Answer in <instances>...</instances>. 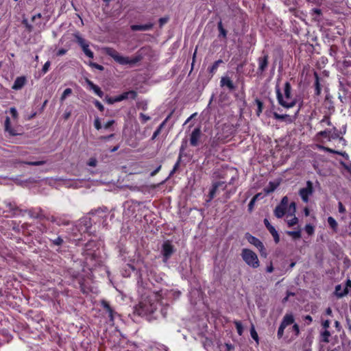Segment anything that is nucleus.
Here are the masks:
<instances>
[{"mask_svg": "<svg viewBox=\"0 0 351 351\" xmlns=\"http://www.w3.org/2000/svg\"><path fill=\"white\" fill-rule=\"evenodd\" d=\"M97 161L95 158H91L89 159L88 162V165L90 167H95L97 165Z\"/></svg>", "mask_w": 351, "mask_h": 351, "instance_id": "54", "label": "nucleus"}, {"mask_svg": "<svg viewBox=\"0 0 351 351\" xmlns=\"http://www.w3.org/2000/svg\"><path fill=\"white\" fill-rule=\"evenodd\" d=\"M161 169V165H159L154 171H153L151 173H150V176L152 177L156 176L158 172Z\"/></svg>", "mask_w": 351, "mask_h": 351, "instance_id": "64", "label": "nucleus"}, {"mask_svg": "<svg viewBox=\"0 0 351 351\" xmlns=\"http://www.w3.org/2000/svg\"><path fill=\"white\" fill-rule=\"evenodd\" d=\"M36 217H38V218H45L47 220H49L51 222L56 223L57 219H58V217H56L54 216H51V217H46L45 216H43L42 215H38Z\"/></svg>", "mask_w": 351, "mask_h": 351, "instance_id": "39", "label": "nucleus"}, {"mask_svg": "<svg viewBox=\"0 0 351 351\" xmlns=\"http://www.w3.org/2000/svg\"><path fill=\"white\" fill-rule=\"evenodd\" d=\"M227 185L224 182H217L213 184L212 188L209 192V199L210 201L214 197L219 194L221 191H224L226 189Z\"/></svg>", "mask_w": 351, "mask_h": 351, "instance_id": "6", "label": "nucleus"}, {"mask_svg": "<svg viewBox=\"0 0 351 351\" xmlns=\"http://www.w3.org/2000/svg\"><path fill=\"white\" fill-rule=\"evenodd\" d=\"M137 96V93L134 90H130L128 92H125L123 94L115 97H110L108 96L106 97V101L108 104H113L116 102H119L123 100L127 99L128 98H131L132 99H135Z\"/></svg>", "mask_w": 351, "mask_h": 351, "instance_id": "5", "label": "nucleus"}, {"mask_svg": "<svg viewBox=\"0 0 351 351\" xmlns=\"http://www.w3.org/2000/svg\"><path fill=\"white\" fill-rule=\"evenodd\" d=\"M317 147H318L319 149L324 151V152H327L332 153V154H335V152H336V150H334L332 149H330L329 147H325L323 145H318Z\"/></svg>", "mask_w": 351, "mask_h": 351, "instance_id": "36", "label": "nucleus"}, {"mask_svg": "<svg viewBox=\"0 0 351 351\" xmlns=\"http://www.w3.org/2000/svg\"><path fill=\"white\" fill-rule=\"evenodd\" d=\"M291 91V86L289 82H287L285 84L284 96L282 94L279 86H276V96L279 104L287 108L293 107L297 102L296 99L292 96Z\"/></svg>", "mask_w": 351, "mask_h": 351, "instance_id": "3", "label": "nucleus"}, {"mask_svg": "<svg viewBox=\"0 0 351 351\" xmlns=\"http://www.w3.org/2000/svg\"><path fill=\"white\" fill-rule=\"evenodd\" d=\"M7 207H8L10 210H17V207L14 203L12 202H5Z\"/></svg>", "mask_w": 351, "mask_h": 351, "instance_id": "55", "label": "nucleus"}, {"mask_svg": "<svg viewBox=\"0 0 351 351\" xmlns=\"http://www.w3.org/2000/svg\"><path fill=\"white\" fill-rule=\"evenodd\" d=\"M250 335H251V337L253 339H254L257 343H258V334L255 330V328L254 326V325L252 326L251 328H250Z\"/></svg>", "mask_w": 351, "mask_h": 351, "instance_id": "28", "label": "nucleus"}, {"mask_svg": "<svg viewBox=\"0 0 351 351\" xmlns=\"http://www.w3.org/2000/svg\"><path fill=\"white\" fill-rule=\"evenodd\" d=\"M96 95H97L99 97H102L104 96L103 91L100 89V88L98 86H94V88L92 89Z\"/></svg>", "mask_w": 351, "mask_h": 351, "instance_id": "37", "label": "nucleus"}, {"mask_svg": "<svg viewBox=\"0 0 351 351\" xmlns=\"http://www.w3.org/2000/svg\"><path fill=\"white\" fill-rule=\"evenodd\" d=\"M344 169L348 171L351 175V163L349 165H346V163H341Z\"/></svg>", "mask_w": 351, "mask_h": 351, "instance_id": "59", "label": "nucleus"}, {"mask_svg": "<svg viewBox=\"0 0 351 351\" xmlns=\"http://www.w3.org/2000/svg\"><path fill=\"white\" fill-rule=\"evenodd\" d=\"M82 50H83L84 53L88 58H93V57H94L93 52L89 49L88 47H85L82 48Z\"/></svg>", "mask_w": 351, "mask_h": 351, "instance_id": "34", "label": "nucleus"}, {"mask_svg": "<svg viewBox=\"0 0 351 351\" xmlns=\"http://www.w3.org/2000/svg\"><path fill=\"white\" fill-rule=\"evenodd\" d=\"M315 93L316 95H319L321 93V86L319 84V77L317 73H315Z\"/></svg>", "mask_w": 351, "mask_h": 351, "instance_id": "22", "label": "nucleus"}, {"mask_svg": "<svg viewBox=\"0 0 351 351\" xmlns=\"http://www.w3.org/2000/svg\"><path fill=\"white\" fill-rule=\"evenodd\" d=\"M234 324L235 327L237 328V333L239 335H242L243 332V326L241 324V322H239V321L235 320V321H234Z\"/></svg>", "mask_w": 351, "mask_h": 351, "instance_id": "25", "label": "nucleus"}, {"mask_svg": "<svg viewBox=\"0 0 351 351\" xmlns=\"http://www.w3.org/2000/svg\"><path fill=\"white\" fill-rule=\"evenodd\" d=\"M258 72L260 73H263L268 66L269 64V56L265 54L258 58Z\"/></svg>", "mask_w": 351, "mask_h": 351, "instance_id": "10", "label": "nucleus"}, {"mask_svg": "<svg viewBox=\"0 0 351 351\" xmlns=\"http://www.w3.org/2000/svg\"><path fill=\"white\" fill-rule=\"evenodd\" d=\"M287 234L293 237V239H298L301 237V232L300 230L298 231H288Z\"/></svg>", "mask_w": 351, "mask_h": 351, "instance_id": "29", "label": "nucleus"}, {"mask_svg": "<svg viewBox=\"0 0 351 351\" xmlns=\"http://www.w3.org/2000/svg\"><path fill=\"white\" fill-rule=\"evenodd\" d=\"M257 197H258V195H256L254 197H253V198L250 202V203L248 204V209H249L250 211H252V210L253 209L254 203H255Z\"/></svg>", "mask_w": 351, "mask_h": 351, "instance_id": "42", "label": "nucleus"}, {"mask_svg": "<svg viewBox=\"0 0 351 351\" xmlns=\"http://www.w3.org/2000/svg\"><path fill=\"white\" fill-rule=\"evenodd\" d=\"M246 239H247L249 243H250L251 244H252L254 246H256L259 250V251L265 250L264 245L256 237H254V236H252V235H251V234L247 233V234H246Z\"/></svg>", "mask_w": 351, "mask_h": 351, "instance_id": "11", "label": "nucleus"}, {"mask_svg": "<svg viewBox=\"0 0 351 351\" xmlns=\"http://www.w3.org/2000/svg\"><path fill=\"white\" fill-rule=\"evenodd\" d=\"M89 64L90 66L94 67L99 71H103L104 69L103 66L98 64L97 63H95V62H90Z\"/></svg>", "mask_w": 351, "mask_h": 351, "instance_id": "50", "label": "nucleus"}, {"mask_svg": "<svg viewBox=\"0 0 351 351\" xmlns=\"http://www.w3.org/2000/svg\"><path fill=\"white\" fill-rule=\"evenodd\" d=\"M94 126L98 130L101 128V124L100 120L98 117L95 119Z\"/></svg>", "mask_w": 351, "mask_h": 351, "instance_id": "48", "label": "nucleus"}, {"mask_svg": "<svg viewBox=\"0 0 351 351\" xmlns=\"http://www.w3.org/2000/svg\"><path fill=\"white\" fill-rule=\"evenodd\" d=\"M114 123V120H110V121H108V122H106L104 125V128L105 129H108L109 128H110Z\"/></svg>", "mask_w": 351, "mask_h": 351, "instance_id": "58", "label": "nucleus"}, {"mask_svg": "<svg viewBox=\"0 0 351 351\" xmlns=\"http://www.w3.org/2000/svg\"><path fill=\"white\" fill-rule=\"evenodd\" d=\"M94 104L101 112H103L104 110V106L98 100H95L94 101Z\"/></svg>", "mask_w": 351, "mask_h": 351, "instance_id": "47", "label": "nucleus"}, {"mask_svg": "<svg viewBox=\"0 0 351 351\" xmlns=\"http://www.w3.org/2000/svg\"><path fill=\"white\" fill-rule=\"evenodd\" d=\"M338 210L340 213H344L346 212V208L341 202L338 203Z\"/></svg>", "mask_w": 351, "mask_h": 351, "instance_id": "56", "label": "nucleus"}, {"mask_svg": "<svg viewBox=\"0 0 351 351\" xmlns=\"http://www.w3.org/2000/svg\"><path fill=\"white\" fill-rule=\"evenodd\" d=\"M140 118L141 119V121L145 123H146L147 121L150 120V117L143 114V113H141L140 114Z\"/></svg>", "mask_w": 351, "mask_h": 351, "instance_id": "46", "label": "nucleus"}, {"mask_svg": "<svg viewBox=\"0 0 351 351\" xmlns=\"http://www.w3.org/2000/svg\"><path fill=\"white\" fill-rule=\"evenodd\" d=\"M26 82L25 77H18L12 85V88L14 90H20L25 85Z\"/></svg>", "mask_w": 351, "mask_h": 351, "instance_id": "15", "label": "nucleus"}, {"mask_svg": "<svg viewBox=\"0 0 351 351\" xmlns=\"http://www.w3.org/2000/svg\"><path fill=\"white\" fill-rule=\"evenodd\" d=\"M114 136V134H111L108 136H101L99 137V139L101 141H108L110 139H111L112 138H113Z\"/></svg>", "mask_w": 351, "mask_h": 351, "instance_id": "45", "label": "nucleus"}, {"mask_svg": "<svg viewBox=\"0 0 351 351\" xmlns=\"http://www.w3.org/2000/svg\"><path fill=\"white\" fill-rule=\"evenodd\" d=\"M71 93H72L71 88H66L64 90V92L60 97L61 101H63L66 98V97L69 96Z\"/></svg>", "mask_w": 351, "mask_h": 351, "instance_id": "30", "label": "nucleus"}, {"mask_svg": "<svg viewBox=\"0 0 351 351\" xmlns=\"http://www.w3.org/2000/svg\"><path fill=\"white\" fill-rule=\"evenodd\" d=\"M241 256L244 262L250 267L256 269L260 266L258 258L256 254L252 250L243 248L241 251Z\"/></svg>", "mask_w": 351, "mask_h": 351, "instance_id": "4", "label": "nucleus"}, {"mask_svg": "<svg viewBox=\"0 0 351 351\" xmlns=\"http://www.w3.org/2000/svg\"><path fill=\"white\" fill-rule=\"evenodd\" d=\"M287 208L278 205L274 209V215L277 218H282L286 212Z\"/></svg>", "mask_w": 351, "mask_h": 351, "instance_id": "16", "label": "nucleus"}, {"mask_svg": "<svg viewBox=\"0 0 351 351\" xmlns=\"http://www.w3.org/2000/svg\"><path fill=\"white\" fill-rule=\"evenodd\" d=\"M67 50L66 49H59L57 53H56V55L58 56H63L66 53Z\"/></svg>", "mask_w": 351, "mask_h": 351, "instance_id": "61", "label": "nucleus"}, {"mask_svg": "<svg viewBox=\"0 0 351 351\" xmlns=\"http://www.w3.org/2000/svg\"><path fill=\"white\" fill-rule=\"evenodd\" d=\"M313 192V183L311 181H307L306 186L301 189L299 191V194L302 199L306 203L308 201V196L312 195Z\"/></svg>", "mask_w": 351, "mask_h": 351, "instance_id": "7", "label": "nucleus"}, {"mask_svg": "<svg viewBox=\"0 0 351 351\" xmlns=\"http://www.w3.org/2000/svg\"><path fill=\"white\" fill-rule=\"evenodd\" d=\"M217 27H218V29L220 32V36H222L223 38H226V35H227V32L226 30L223 28V24H222V22L220 21L218 24H217Z\"/></svg>", "mask_w": 351, "mask_h": 351, "instance_id": "26", "label": "nucleus"}, {"mask_svg": "<svg viewBox=\"0 0 351 351\" xmlns=\"http://www.w3.org/2000/svg\"><path fill=\"white\" fill-rule=\"evenodd\" d=\"M74 36L76 38L77 43L80 45L82 49L85 47H89L86 41L82 37H81V36L79 34H75Z\"/></svg>", "mask_w": 351, "mask_h": 351, "instance_id": "21", "label": "nucleus"}, {"mask_svg": "<svg viewBox=\"0 0 351 351\" xmlns=\"http://www.w3.org/2000/svg\"><path fill=\"white\" fill-rule=\"evenodd\" d=\"M23 24H24L25 25V27L28 29L29 31H32V26L28 23L27 19L23 20Z\"/></svg>", "mask_w": 351, "mask_h": 351, "instance_id": "60", "label": "nucleus"}, {"mask_svg": "<svg viewBox=\"0 0 351 351\" xmlns=\"http://www.w3.org/2000/svg\"><path fill=\"white\" fill-rule=\"evenodd\" d=\"M298 219L296 217H293L291 219L287 221L289 226H293L298 223Z\"/></svg>", "mask_w": 351, "mask_h": 351, "instance_id": "44", "label": "nucleus"}, {"mask_svg": "<svg viewBox=\"0 0 351 351\" xmlns=\"http://www.w3.org/2000/svg\"><path fill=\"white\" fill-rule=\"evenodd\" d=\"M264 223H265L266 228H267V230H269V232L273 236L275 242L276 243H278L280 241V237H279L278 233L276 230L275 228L270 224V223L267 219H264Z\"/></svg>", "mask_w": 351, "mask_h": 351, "instance_id": "12", "label": "nucleus"}, {"mask_svg": "<svg viewBox=\"0 0 351 351\" xmlns=\"http://www.w3.org/2000/svg\"><path fill=\"white\" fill-rule=\"evenodd\" d=\"M86 82L88 85L90 89H93L96 85L88 78L86 79Z\"/></svg>", "mask_w": 351, "mask_h": 351, "instance_id": "62", "label": "nucleus"}, {"mask_svg": "<svg viewBox=\"0 0 351 351\" xmlns=\"http://www.w3.org/2000/svg\"><path fill=\"white\" fill-rule=\"evenodd\" d=\"M51 241L53 245H58V246L61 245L64 242L63 239L60 237H58L56 239H55L53 240H51Z\"/></svg>", "mask_w": 351, "mask_h": 351, "instance_id": "40", "label": "nucleus"}, {"mask_svg": "<svg viewBox=\"0 0 351 351\" xmlns=\"http://www.w3.org/2000/svg\"><path fill=\"white\" fill-rule=\"evenodd\" d=\"M147 50V49L146 47H142L132 58L123 56L114 49L111 47L106 48L105 52L108 56H110L116 62L119 63V64H128L132 66L141 62L143 59L145 53Z\"/></svg>", "mask_w": 351, "mask_h": 351, "instance_id": "2", "label": "nucleus"}, {"mask_svg": "<svg viewBox=\"0 0 351 351\" xmlns=\"http://www.w3.org/2000/svg\"><path fill=\"white\" fill-rule=\"evenodd\" d=\"M288 201H289L288 197L287 196H285L282 197V199L280 202V204L279 205L287 208V206L288 204Z\"/></svg>", "mask_w": 351, "mask_h": 351, "instance_id": "52", "label": "nucleus"}, {"mask_svg": "<svg viewBox=\"0 0 351 351\" xmlns=\"http://www.w3.org/2000/svg\"><path fill=\"white\" fill-rule=\"evenodd\" d=\"M101 304L103 307L108 311V313H109V317H110V319L112 321L114 311L112 308L110 307L109 303L105 300H103L101 302Z\"/></svg>", "mask_w": 351, "mask_h": 351, "instance_id": "20", "label": "nucleus"}, {"mask_svg": "<svg viewBox=\"0 0 351 351\" xmlns=\"http://www.w3.org/2000/svg\"><path fill=\"white\" fill-rule=\"evenodd\" d=\"M202 133L200 128H195L190 135V144L193 147H197L199 144V141Z\"/></svg>", "mask_w": 351, "mask_h": 351, "instance_id": "8", "label": "nucleus"}, {"mask_svg": "<svg viewBox=\"0 0 351 351\" xmlns=\"http://www.w3.org/2000/svg\"><path fill=\"white\" fill-rule=\"evenodd\" d=\"M10 112L14 119H17L18 112L15 108H14V107L10 108Z\"/></svg>", "mask_w": 351, "mask_h": 351, "instance_id": "51", "label": "nucleus"}, {"mask_svg": "<svg viewBox=\"0 0 351 351\" xmlns=\"http://www.w3.org/2000/svg\"><path fill=\"white\" fill-rule=\"evenodd\" d=\"M56 224L58 226H67L69 224V221L62 219V217H58Z\"/></svg>", "mask_w": 351, "mask_h": 351, "instance_id": "33", "label": "nucleus"}, {"mask_svg": "<svg viewBox=\"0 0 351 351\" xmlns=\"http://www.w3.org/2000/svg\"><path fill=\"white\" fill-rule=\"evenodd\" d=\"M294 322L293 316L291 314H286L283 319L282 321V324H284L285 326H287L288 325H290L293 324Z\"/></svg>", "mask_w": 351, "mask_h": 351, "instance_id": "19", "label": "nucleus"}, {"mask_svg": "<svg viewBox=\"0 0 351 351\" xmlns=\"http://www.w3.org/2000/svg\"><path fill=\"white\" fill-rule=\"evenodd\" d=\"M273 115L276 119L282 120V121L285 120V119L289 117L287 114H279L278 113H277L276 112H274L273 113Z\"/></svg>", "mask_w": 351, "mask_h": 351, "instance_id": "35", "label": "nucleus"}, {"mask_svg": "<svg viewBox=\"0 0 351 351\" xmlns=\"http://www.w3.org/2000/svg\"><path fill=\"white\" fill-rule=\"evenodd\" d=\"M153 23H147L145 25H132L131 29L133 31H147L152 29Z\"/></svg>", "mask_w": 351, "mask_h": 351, "instance_id": "14", "label": "nucleus"}, {"mask_svg": "<svg viewBox=\"0 0 351 351\" xmlns=\"http://www.w3.org/2000/svg\"><path fill=\"white\" fill-rule=\"evenodd\" d=\"M220 86L221 87L226 86L230 90H234L235 89V86L234 85L233 82L227 76H224L221 78Z\"/></svg>", "mask_w": 351, "mask_h": 351, "instance_id": "13", "label": "nucleus"}, {"mask_svg": "<svg viewBox=\"0 0 351 351\" xmlns=\"http://www.w3.org/2000/svg\"><path fill=\"white\" fill-rule=\"evenodd\" d=\"M24 164L32 165V166H40L45 164V161L44 160H39V161H34V162H24Z\"/></svg>", "mask_w": 351, "mask_h": 351, "instance_id": "32", "label": "nucleus"}, {"mask_svg": "<svg viewBox=\"0 0 351 351\" xmlns=\"http://www.w3.org/2000/svg\"><path fill=\"white\" fill-rule=\"evenodd\" d=\"M330 336V332L327 330H325L323 332H322V340L326 343L329 342L328 338Z\"/></svg>", "mask_w": 351, "mask_h": 351, "instance_id": "31", "label": "nucleus"}, {"mask_svg": "<svg viewBox=\"0 0 351 351\" xmlns=\"http://www.w3.org/2000/svg\"><path fill=\"white\" fill-rule=\"evenodd\" d=\"M255 103L257 105V112H256V114L258 116H260L261 113L262 112V110H263V102L258 99H256L255 100Z\"/></svg>", "mask_w": 351, "mask_h": 351, "instance_id": "27", "label": "nucleus"}, {"mask_svg": "<svg viewBox=\"0 0 351 351\" xmlns=\"http://www.w3.org/2000/svg\"><path fill=\"white\" fill-rule=\"evenodd\" d=\"M328 223L330 227L335 231H337L338 224L336 220L332 217H328L327 219Z\"/></svg>", "mask_w": 351, "mask_h": 351, "instance_id": "23", "label": "nucleus"}, {"mask_svg": "<svg viewBox=\"0 0 351 351\" xmlns=\"http://www.w3.org/2000/svg\"><path fill=\"white\" fill-rule=\"evenodd\" d=\"M51 62L49 61H47L45 62V64L43 65V67L42 69V72L45 74L49 71V68L50 66Z\"/></svg>", "mask_w": 351, "mask_h": 351, "instance_id": "49", "label": "nucleus"}, {"mask_svg": "<svg viewBox=\"0 0 351 351\" xmlns=\"http://www.w3.org/2000/svg\"><path fill=\"white\" fill-rule=\"evenodd\" d=\"M162 299L160 292L153 293L142 300L134 308V313L139 316L153 314L158 308V302Z\"/></svg>", "mask_w": 351, "mask_h": 351, "instance_id": "1", "label": "nucleus"}, {"mask_svg": "<svg viewBox=\"0 0 351 351\" xmlns=\"http://www.w3.org/2000/svg\"><path fill=\"white\" fill-rule=\"evenodd\" d=\"M348 291L347 290V288H345L343 290H342V287L341 285H338L335 287V295L338 298H342L346 294H348Z\"/></svg>", "mask_w": 351, "mask_h": 351, "instance_id": "17", "label": "nucleus"}, {"mask_svg": "<svg viewBox=\"0 0 351 351\" xmlns=\"http://www.w3.org/2000/svg\"><path fill=\"white\" fill-rule=\"evenodd\" d=\"M223 62L222 60H218L215 61L213 64L210 66L209 69V72L212 74L215 73L216 71L217 70L220 64Z\"/></svg>", "mask_w": 351, "mask_h": 351, "instance_id": "24", "label": "nucleus"}, {"mask_svg": "<svg viewBox=\"0 0 351 351\" xmlns=\"http://www.w3.org/2000/svg\"><path fill=\"white\" fill-rule=\"evenodd\" d=\"M276 187H277V184L270 182L269 186L267 187L265 191L267 193H269L273 192L276 189Z\"/></svg>", "mask_w": 351, "mask_h": 351, "instance_id": "41", "label": "nucleus"}, {"mask_svg": "<svg viewBox=\"0 0 351 351\" xmlns=\"http://www.w3.org/2000/svg\"><path fill=\"white\" fill-rule=\"evenodd\" d=\"M180 160H181V156L180 155L179 158H178L177 162L175 164V165L173 167V169H172V171L170 173V176H172L176 172L177 169L179 167Z\"/></svg>", "mask_w": 351, "mask_h": 351, "instance_id": "43", "label": "nucleus"}, {"mask_svg": "<svg viewBox=\"0 0 351 351\" xmlns=\"http://www.w3.org/2000/svg\"><path fill=\"white\" fill-rule=\"evenodd\" d=\"M274 267H273L272 263H271V262H270L269 265H268V266L267 267V268H266V271H267V273H271V272H273V271H274Z\"/></svg>", "mask_w": 351, "mask_h": 351, "instance_id": "63", "label": "nucleus"}, {"mask_svg": "<svg viewBox=\"0 0 351 351\" xmlns=\"http://www.w3.org/2000/svg\"><path fill=\"white\" fill-rule=\"evenodd\" d=\"M4 126H5V130L6 132H9V134L10 135H12V136L16 135V133L14 132V130L10 126V117H7L5 118Z\"/></svg>", "mask_w": 351, "mask_h": 351, "instance_id": "18", "label": "nucleus"}, {"mask_svg": "<svg viewBox=\"0 0 351 351\" xmlns=\"http://www.w3.org/2000/svg\"><path fill=\"white\" fill-rule=\"evenodd\" d=\"M169 21V17H162L160 18L158 21L160 27H162L165 23H167Z\"/></svg>", "mask_w": 351, "mask_h": 351, "instance_id": "53", "label": "nucleus"}, {"mask_svg": "<svg viewBox=\"0 0 351 351\" xmlns=\"http://www.w3.org/2000/svg\"><path fill=\"white\" fill-rule=\"evenodd\" d=\"M287 326H285L284 324H282V323L280 324L279 328H278V337L279 338H281L282 336H283V334H284V330L285 328H286Z\"/></svg>", "mask_w": 351, "mask_h": 351, "instance_id": "38", "label": "nucleus"}, {"mask_svg": "<svg viewBox=\"0 0 351 351\" xmlns=\"http://www.w3.org/2000/svg\"><path fill=\"white\" fill-rule=\"evenodd\" d=\"M296 206L295 202H291L289 205V210L291 212V215H293L295 212Z\"/></svg>", "mask_w": 351, "mask_h": 351, "instance_id": "57", "label": "nucleus"}, {"mask_svg": "<svg viewBox=\"0 0 351 351\" xmlns=\"http://www.w3.org/2000/svg\"><path fill=\"white\" fill-rule=\"evenodd\" d=\"M162 253L165 262L167 261V260L173 253V247L169 241H166L163 243Z\"/></svg>", "mask_w": 351, "mask_h": 351, "instance_id": "9", "label": "nucleus"}]
</instances>
